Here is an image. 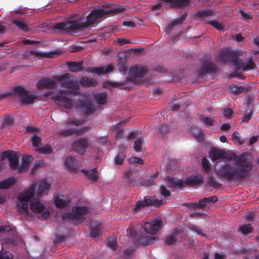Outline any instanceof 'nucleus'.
Returning a JSON list of instances; mask_svg holds the SVG:
<instances>
[{
  "label": "nucleus",
  "mask_w": 259,
  "mask_h": 259,
  "mask_svg": "<svg viewBox=\"0 0 259 259\" xmlns=\"http://www.w3.org/2000/svg\"><path fill=\"white\" fill-rule=\"evenodd\" d=\"M128 120V119H126L123 121H120L119 123L113 126V130L117 132L116 136V139H119L122 137L123 134V131H122L123 127L121 126V125L127 123Z\"/></svg>",
  "instance_id": "obj_34"
},
{
  "label": "nucleus",
  "mask_w": 259,
  "mask_h": 259,
  "mask_svg": "<svg viewBox=\"0 0 259 259\" xmlns=\"http://www.w3.org/2000/svg\"><path fill=\"white\" fill-rule=\"evenodd\" d=\"M89 211V208L86 206H73L71 209L72 212L63 215L62 219L64 220L66 218L72 219L80 223H82Z\"/></svg>",
  "instance_id": "obj_8"
},
{
  "label": "nucleus",
  "mask_w": 259,
  "mask_h": 259,
  "mask_svg": "<svg viewBox=\"0 0 259 259\" xmlns=\"http://www.w3.org/2000/svg\"><path fill=\"white\" fill-rule=\"evenodd\" d=\"M203 20L205 22V23L210 24L213 27H214L216 29L219 31L224 30L223 25L219 21L216 20H209L205 19H204Z\"/></svg>",
  "instance_id": "obj_43"
},
{
  "label": "nucleus",
  "mask_w": 259,
  "mask_h": 259,
  "mask_svg": "<svg viewBox=\"0 0 259 259\" xmlns=\"http://www.w3.org/2000/svg\"><path fill=\"white\" fill-rule=\"evenodd\" d=\"M31 141L34 147H38L40 143L41 139L36 135H34L32 137Z\"/></svg>",
  "instance_id": "obj_59"
},
{
  "label": "nucleus",
  "mask_w": 259,
  "mask_h": 259,
  "mask_svg": "<svg viewBox=\"0 0 259 259\" xmlns=\"http://www.w3.org/2000/svg\"><path fill=\"white\" fill-rule=\"evenodd\" d=\"M50 187V184L48 182L47 179L41 181L38 185L37 190V194L40 196L43 193H45V191L48 190Z\"/></svg>",
  "instance_id": "obj_32"
},
{
  "label": "nucleus",
  "mask_w": 259,
  "mask_h": 259,
  "mask_svg": "<svg viewBox=\"0 0 259 259\" xmlns=\"http://www.w3.org/2000/svg\"><path fill=\"white\" fill-rule=\"evenodd\" d=\"M123 9L116 7L109 9H97L91 12L87 16V21L82 22L80 20L75 19L56 23L53 29L58 33L74 34L77 30H82L94 25L105 16L117 14L122 12Z\"/></svg>",
  "instance_id": "obj_2"
},
{
  "label": "nucleus",
  "mask_w": 259,
  "mask_h": 259,
  "mask_svg": "<svg viewBox=\"0 0 259 259\" xmlns=\"http://www.w3.org/2000/svg\"><path fill=\"white\" fill-rule=\"evenodd\" d=\"M114 69V67L112 64L105 65L101 67L92 68L88 67V70L91 72L96 73L97 74H102L109 73L112 71Z\"/></svg>",
  "instance_id": "obj_20"
},
{
  "label": "nucleus",
  "mask_w": 259,
  "mask_h": 259,
  "mask_svg": "<svg viewBox=\"0 0 259 259\" xmlns=\"http://www.w3.org/2000/svg\"><path fill=\"white\" fill-rule=\"evenodd\" d=\"M88 146V140L87 138L79 139L73 143V150L77 153L83 155Z\"/></svg>",
  "instance_id": "obj_16"
},
{
  "label": "nucleus",
  "mask_w": 259,
  "mask_h": 259,
  "mask_svg": "<svg viewBox=\"0 0 259 259\" xmlns=\"http://www.w3.org/2000/svg\"><path fill=\"white\" fill-rule=\"evenodd\" d=\"M213 14V11L209 9L199 11L197 13V16L199 17H204L207 16H210Z\"/></svg>",
  "instance_id": "obj_51"
},
{
  "label": "nucleus",
  "mask_w": 259,
  "mask_h": 259,
  "mask_svg": "<svg viewBox=\"0 0 259 259\" xmlns=\"http://www.w3.org/2000/svg\"><path fill=\"white\" fill-rule=\"evenodd\" d=\"M239 13L242 19L248 22H249L250 20L252 19V15L250 12L240 10Z\"/></svg>",
  "instance_id": "obj_49"
},
{
  "label": "nucleus",
  "mask_w": 259,
  "mask_h": 259,
  "mask_svg": "<svg viewBox=\"0 0 259 259\" xmlns=\"http://www.w3.org/2000/svg\"><path fill=\"white\" fill-rule=\"evenodd\" d=\"M239 61L241 62H238L236 68V70L242 69L243 71H248L254 69L256 66L252 58H248L246 62H244L243 60L240 59Z\"/></svg>",
  "instance_id": "obj_19"
},
{
  "label": "nucleus",
  "mask_w": 259,
  "mask_h": 259,
  "mask_svg": "<svg viewBox=\"0 0 259 259\" xmlns=\"http://www.w3.org/2000/svg\"><path fill=\"white\" fill-rule=\"evenodd\" d=\"M7 158L10 162V166L12 170L18 169V158L16 153L14 151H6L2 153L1 160Z\"/></svg>",
  "instance_id": "obj_15"
},
{
  "label": "nucleus",
  "mask_w": 259,
  "mask_h": 259,
  "mask_svg": "<svg viewBox=\"0 0 259 259\" xmlns=\"http://www.w3.org/2000/svg\"><path fill=\"white\" fill-rule=\"evenodd\" d=\"M31 211L36 213H41L37 218L39 220H45L50 217V212L45 209V207L39 201H32L30 205Z\"/></svg>",
  "instance_id": "obj_11"
},
{
  "label": "nucleus",
  "mask_w": 259,
  "mask_h": 259,
  "mask_svg": "<svg viewBox=\"0 0 259 259\" xmlns=\"http://www.w3.org/2000/svg\"><path fill=\"white\" fill-rule=\"evenodd\" d=\"M166 185L169 188H177L182 189L184 185L183 180L176 178L168 177L166 179Z\"/></svg>",
  "instance_id": "obj_18"
},
{
  "label": "nucleus",
  "mask_w": 259,
  "mask_h": 259,
  "mask_svg": "<svg viewBox=\"0 0 259 259\" xmlns=\"http://www.w3.org/2000/svg\"><path fill=\"white\" fill-rule=\"evenodd\" d=\"M10 94L18 96L20 102L23 105H29L36 99L35 95L28 94V92L23 86L14 87Z\"/></svg>",
  "instance_id": "obj_7"
},
{
  "label": "nucleus",
  "mask_w": 259,
  "mask_h": 259,
  "mask_svg": "<svg viewBox=\"0 0 259 259\" xmlns=\"http://www.w3.org/2000/svg\"><path fill=\"white\" fill-rule=\"evenodd\" d=\"M71 77V75L66 73L61 75L56 76L54 77V79L56 81H61V87H62L64 82H67L72 79Z\"/></svg>",
  "instance_id": "obj_40"
},
{
  "label": "nucleus",
  "mask_w": 259,
  "mask_h": 259,
  "mask_svg": "<svg viewBox=\"0 0 259 259\" xmlns=\"http://www.w3.org/2000/svg\"><path fill=\"white\" fill-rule=\"evenodd\" d=\"M129 162L131 164L138 163L140 164H143L144 161L140 158L137 157H131L129 159Z\"/></svg>",
  "instance_id": "obj_63"
},
{
  "label": "nucleus",
  "mask_w": 259,
  "mask_h": 259,
  "mask_svg": "<svg viewBox=\"0 0 259 259\" xmlns=\"http://www.w3.org/2000/svg\"><path fill=\"white\" fill-rule=\"evenodd\" d=\"M65 164L70 170L74 171L78 168L79 162L76 158L69 157L66 159Z\"/></svg>",
  "instance_id": "obj_25"
},
{
  "label": "nucleus",
  "mask_w": 259,
  "mask_h": 259,
  "mask_svg": "<svg viewBox=\"0 0 259 259\" xmlns=\"http://www.w3.org/2000/svg\"><path fill=\"white\" fill-rule=\"evenodd\" d=\"M37 151L39 153L42 154H50L52 152L51 148L48 145H45L37 149Z\"/></svg>",
  "instance_id": "obj_53"
},
{
  "label": "nucleus",
  "mask_w": 259,
  "mask_h": 259,
  "mask_svg": "<svg viewBox=\"0 0 259 259\" xmlns=\"http://www.w3.org/2000/svg\"><path fill=\"white\" fill-rule=\"evenodd\" d=\"M12 23L15 24L18 28L23 31H27L28 30L27 24L21 21L16 19H14L12 20Z\"/></svg>",
  "instance_id": "obj_42"
},
{
  "label": "nucleus",
  "mask_w": 259,
  "mask_h": 259,
  "mask_svg": "<svg viewBox=\"0 0 259 259\" xmlns=\"http://www.w3.org/2000/svg\"><path fill=\"white\" fill-rule=\"evenodd\" d=\"M0 259H13V255L10 252H0Z\"/></svg>",
  "instance_id": "obj_60"
},
{
  "label": "nucleus",
  "mask_w": 259,
  "mask_h": 259,
  "mask_svg": "<svg viewBox=\"0 0 259 259\" xmlns=\"http://www.w3.org/2000/svg\"><path fill=\"white\" fill-rule=\"evenodd\" d=\"M56 85V81L48 78H45L39 80L36 86L39 89H53Z\"/></svg>",
  "instance_id": "obj_21"
},
{
  "label": "nucleus",
  "mask_w": 259,
  "mask_h": 259,
  "mask_svg": "<svg viewBox=\"0 0 259 259\" xmlns=\"http://www.w3.org/2000/svg\"><path fill=\"white\" fill-rule=\"evenodd\" d=\"M232 140L239 143L240 145H242L244 142V139H242L239 137V134L238 132L235 131L232 134Z\"/></svg>",
  "instance_id": "obj_54"
},
{
  "label": "nucleus",
  "mask_w": 259,
  "mask_h": 259,
  "mask_svg": "<svg viewBox=\"0 0 259 259\" xmlns=\"http://www.w3.org/2000/svg\"><path fill=\"white\" fill-rule=\"evenodd\" d=\"M80 84L83 87H95L98 84L97 80L93 78L83 76L80 79Z\"/></svg>",
  "instance_id": "obj_28"
},
{
  "label": "nucleus",
  "mask_w": 259,
  "mask_h": 259,
  "mask_svg": "<svg viewBox=\"0 0 259 259\" xmlns=\"http://www.w3.org/2000/svg\"><path fill=\"white\" fill-rule=\"evenodd\" d=\"M217 71L216 65L209 60L204 61L197 71V75L201 77L206 73H214Z\"/></svg>",
  "instance_id": "obj_14"
},
{
  "label": "nucleus",
  "mask_w": 259,
  "mask_h": 259,
  "mask_svg": "<svg viewBox=\"0 0 259 259\" xmlns=\"http://www.w3.org/2000/svg\"><path fill=\"white\" fill-rule=\"evenodd\" d=\"M70 201L67 199L64 198L63 195H58L55 199V204L58 208L65 207L69 205Z\"/></svg>",
  "instance_id": "obj_27"
},
{
  "label": "nucleus",
  "mask_w": 259,
  "mask_h": 259,
  "mask_svg": "<svg viewBox=\"0 0 259 259\" xmlns=\"http://www.w3.org/2000/svg\"><path fill=\"white\" fill-rule=\"evenodd\" d=\"M143 141V138H139L136 140H135L134 146V148L135 151L140 152L141 151Z\"/></svg>",
  "instance_id": "obj_48"
},
{
  "label": "nucleus",
  "mask_w": 259,
  "mask_h": 259,
  "mask_svg": "<svg viewBox=\"0 0 259 259\" xmlns=\"http://www.w3.org/2000/svg\"><path fill=\"white\" fill-rule=\"evenodd\" d=\"M191 132L195 135V137L196 139H200L203 137V134L202 132L200 131V130L197 127H191Z\"/></svg>",
  "instance_id": "obj_61"
},
{
  "label": "nucleus",
  "mask_w": 259,
  "mask_h": 259,
  "mask_svg": "<svg viewBox=\"0 0 259 259\" xmlns=\"http://www.w3.org/2000/svg\"><path fill=\"white\" fill-rule=\"evenodd\" d=\"M162 200H158L154 197H150L149 199L147 198V207L149 206H153L155 208H159L163 205Z\"/></svg>",
  "instance_id": "obj_35"
},
{
  "label": "nucleus",
  "mask_w": 259,
  "mask_h": 259,
  "mask_svg": "<svg viewBox=\"0 0 259 259\" xmlns=\"http://www.w3.org/2000/svg\"><path fill=\"white\" fill-rule=\"evenodd\" d=\"M200 119L206 127H210L213 125L214 122V119L208 117H205L204 115L200 117Z\"/></svg>",
  "instance_id": "obj_46"
},
{
  "label": "nucleus",
  "mask_w": 259,
  "mask_h": 259,
  "mask_svg": "<svg viewBox=\"0 0 259 259\" xmlns=\"http://www.w3.org/2000/svg\"><path fill=\"white\" fill-rule=\"evenodd\" d=\"M226 152L223 150L212 147L209 152V156L212 161L224 158Z\"/></svg>",
  "instance_id": "obj_24"
},
{
  "label": "nucleus",
  "mask_w": 259,
  "mask_h": 259,
  "mask_svg": "<svg viewBox=\"0 0 259 259\" xmlns=\"http://www.w3.org/2000/svg\"><path fill=\"white\" fill-rule=\"evenodd\" d=\"M171 132L170 127L168 125L163 124L159 128L158 132L162 136H164L167 133Z\"/></svg>",
  "instance_id": "obj_50"
},
{
  "label": "nucleus",
  "mask_w": 259,
  "mask_h": 259,
  "mask_svg": "<svg viewBox=\"0 0 259 259\" xmlns=\"http://www.w3.org/2000/svg\"><path fill=\"white\" fill-rule=\"evenodd\" d=\"M15 180L13 177H10L3 181L0 182V189H6L15 183Z\"/></svg>",
  "instance_id": "obj_39"
},
{
  "label": "nucleus",
  "mask_w": 259,
  "mask_h": 259,
  "mask_svg": "<svg viewBox=\"0 0 259 259\" xmlns=\"http://www.w3.org/2000/svg\"><path fill=\"white\" fill-rule=\"evenodd\" d=\"M68 90L61 91L67 94H77L78 92L79 86L76 79H72L67 82H64L62 87Z\"/></svg>",
  "instance_id": "obj_17"
},
{
  "label": "nucleus",
  "mask_w": 259,
  "mask_h": 259,
  "mask_svg": "<svg viewBox=\"0 0 259 259\" xmlns=\"http://www.w3.org/2000/svg\"><path fill=\"white\" fill-rule=\"evenodd\" d=\"M146 222L143 225H138L136 228L130 226L127 229L128 237L133 239L135 245L137 247L146 245Z\"/></svg>",
  "instance_id": "obj_4"
},
{
  "label": "nucleus",
  "mask_w": 259,
  "mask_h": 259,
  "mask_svg": "<svg viewBox=\"0 0 259 259\" xmlns=\"http://www.w3.org/2000/svg\"><path fill=\"white\" fill-rule=\"evenodd\" d=\"M203 170L205 171H208L210 170V164L208 160L206 158H203L201 162Z\"/></svg>",
  "instance_id": "obj_58"
},
{
  "label": "nucleus",
  "mask_w": 259,
  "mask_h": 259,
  "mask_svg": "<svg viewBox=\"0 0 259 259\" xmlns=\"http://www.w3.org/2000/svg\"><path fill=\"white\" fill-rule=\"evenodd\" d=\"M15 242V240L13 238H7L2 240L1 244L3 246H7L9 245L14 244Z\"/></svg>",
  "instance_id": "obj_55"
},
{
  "label": "nucleus",
  "mask_w": 259,
  "mask_h": 259,
  "mask_svg": "<svg viewBox=\"0 0 259 259\" xmlns=\"http://www.w3.org/2000/svg\"><path fill=\"white\" fill-rule=\"evenodd\" d=\"M21 203L17 204L18 211L20 214H28L29 213L28 202L21 201Z\"/></svg>",
  "instance_id": "obj_41"
},
{
  "label": "nucleus",
  "mask_w": 259,
  "mask_h": 259,
  "mask_svg": "<svg viewBox=\"0 0 259 259\" xmlns=\"http://www.w3.org/2000/svg\"><path fill=\"white\" fill-rule=\"evenodd\" d=\"M116 42L120 46H123L124 45L130 44L132 43L131 39L120 38H117Z\"/></svg>",
  "instance_id": "obj_62"
},
{
  "label": "nucleus",
  "mask_w": 259,
  "mask_h": 259,
  "mask_svg": "<svg viewBox=\"0 0 259 259\" xmlns=\"http://www.w3.org/2000/svg\"><path fill=\"white\" fill-rule=\"evenodd\" d=\"M124 178L127 179L128 183L134 185L141 186L144 185V183L141 181V175L137 170L132 169L126 170L124 174Z\"/></svg>",
  "instance_id": "obj_13"
},
{
  "label": "nucleus",
  "mask_w": 259,
  "mask_h": 259,
  "mask_svg": "<svg viewBox=\"0 0 259 259\" xmlns=\"http://www.w3.org/2000/svg\"><path fill=\"white\" fill-rule=\"evenodd\" d=\"M177 25H178V24L177 22H175V20H174L170 23L167 24L165 28V31L167 34H169L170 32L173 30L174 27Z\"/></svg>",
  "instance_id": "obj_57"
},
{
  "label": "nucleus",
  "mask_w": 259,
  "mask_h": 259,
  "mask_svg": "<svg viewBox=\"0 0 259 259\" xmlns=\"http://www.w3.org/2000/svg\"><path fill=\"white\" fill-rule=\"evenodd\" d=\"M83 62L82 61H78V62H72L68 61L66 63V64L69 68V70L72 72H76L81 71L82 70Z\"/></svg>",
  "instance_id": "obj_29"
},
{
  "label": "nucleus",
  "mask_w": 259,
  "mask_h": 259,
  "mask_svg": "<svg viewBox=\"0 0 259 259\" xmlns=\"http://www.w3.org/2000/svg\"><path fill=\"white\" fill-rule=\"evenodd\" d=\"M125 157V153L124 151H120L115 158V163L117 165H121Z\"/></svg>",
  "instance_id": "obj_44"
},
{
  "label": "nucleus",
  "mask_w": 259,
  "mask_h": 259,
  "mask_svg": "<svg viewBox=\"0 0 259 259\" xmlns=\"http://www.w3.org/2000/svg\"><path fill=\"white\" fill-rule=\"evenodd\" d=\"M218 198L216 196H210L207 198H204L199 200V205L201 208H203L210 203H215L218 201Z\"/></svg>",
  "instance_id": "obj_33"
},
{
  "label": "nucleus",
  "mask_w": 259,
  "mask_h": 259,
  "mask_svg": "<svg viewBox=\"0 0 259 259\" xmlns=\"http://www.w3.org/2000/svg\"><path fill=\"white\" fill-rule=\"evenodd\" d=\"M146 206V197L145 196L143 201H138L136 206L133 209L134 211H138Z\"/></svg>",
  "instance_id": "obj_47"
},
{
  "label": "nucleus",
  "mask_w": 259,
  "mask_h": 259,
  "mask_svg": "<svg viewBox=\"0 0 259 259\" xmlns=\"http://www.w3.org/2000/svg\"><path fill=\"white\" fill-rule=\"evenodd\" d=\"M239 231L244 235H247L252 232L253 229L250 224H245L239 228Z\"/></svg>",
  "instance_id": "obj_45"
},
{
  "label": "nucleus",
  "mask_w": 259,
  "mask_h": 259,
  "mask_svg": "<svg viewBox=\"0 0 259 259\" xmlns=\"http://www.w3.org/2000/svg\"><path fill=\"white\" fill-rule=\"evenodd\" d=\"M225 158L228 161L233 160V162L225 163L216 170V175L219 177L226 181L236 182L250 177L253 165L248 152L240 155L233 152L228 154L226 153Z\"/></svg>",
  "instance_id": "obj_1"
},
{
  "label": "nucleus",
  "mask_w": 259,
  "mask_h": 259,
  "mask_svg": "<svg viewBox=\"0 0 259 259\" xmlns=\"http://www.w3.org/2000/svg\"><path fill=\"white\" fill-rule=\"evenodd\" d=\"M160 194L164 197H167L170 195V192L163 185L160 187Z\"/></svg>",
  "instance_id": "obj_64"
},
{
  "label": "nucleus",
  "mask_w": 259,
  "mask_h": 259,
  "mask_svg": "<svg viewBox=\"0 0 259 259\" xmlns=\"http://www.w3.org/2000/svg\"><path fill=\"white\" fill-rule=\"evenodd\" d=\"M173 7H182L187 5L189 0H174Z\"/></svg>",
  "instance_id": "obj_56"
},
{
  "label": "nucleus",
  "mask_w": 259,
  "mask_h": 259,
  "mask_svg": "<svg viewBox=\"0 0 259 259\" xmlns=\"http://www.w3.org/2000/svg\"><path fill=\"white\" fill-rule=\"evenodd\" d=\"M228 90L230 93L235 95H238L246 90V88L243 86H238L235 84H232L229 86Z\"/></svg>",
  "instance_id": "obj_36"
},
{
  "label": "nucleus",
  "mask_w": 259,
  "mask_h": 259,
  "mask_svg": "<svg viewBox=\"0 0 259 259\" xmlns=\"http://www.w3.org/2000/svg\"><path fill=\"white\" fill-rule=\"evenodd\" d=\"M77 110L83 114H90L95 110V105L89 100H79L76 104Z\"/></svg>",
  "instance_id": "obj_12"
},
{
  "label": "nucleus",
  "mask_w": 259,
  "mask_h": 259,
  "mask_svg": "<svg viewBox=\"0 0 259 259\" xmlns=\"http://www.w3.org/2000/svg\"><path fill=\"white\" fill-rule=\"evenodd\" d=\"M85 175H86L88 178L93 181L94 182H97L98 181V176L97 175L98 169L94 168L90 170H87L84 169L81 170Z\"/></svg>",
  "instance_id": "obj_31"
},
{
  "label": "nucleus",
  "mask_w": 259,
  "mask_h": 259,
  "mask_svg": "<svg viewBox=\"0 0 259 259\" xmlns=\"http://www.w3.org/2000/svg\"><path fill=\"white\" fill-rule=\"evenodd\" d=\"M178 233L176 232L171 233L167 235L164 239V243L166 245L170 246L174 245L177 242V236Z\"/></svg>",
  "instance_id": "obj_38"
},
{
  "label": "nucleus",
  "mask_w": 259,
  "mask_h": 259,
  "mask_svg": "<svg viewBox=\"0 0 259 259\" xmlns=\"http://www.w3.org/2000/svg\"><path fill=\"white\" fill-rule=\"evenodd\" d=\"M203 183V179L200 176L193 175L187 178L184 181V185L188 186H195L202 184Z\"/></svg>",
  "instance_id": "obj_23"
},
{
  "label": "nucleus",
  "mask_w": 259,
  "mask_h": 259,
  "mask_svg": "<svg viewBox=\"0 0 259 259\" xmlns=\"http://www.w3.org/2000/svg\"><path fill=\"white\" fill-rule=\"evenodd\" d=\"M162 225L161 219H154L150 223L147 221V246L153 244L158 240V237L154 235L161 229Z\"/></svg>",
  "instance_id": "obj_5"
},
{
  "label": "nucleus",
  "mask_w": 259,
  "mask_h": 259,
  "mask_svg": "<svg viewBox=\"0 0 259 259\" xmlns=\"http://www.w3.org/2000/svg\"><path fill=\"white\" fill-rule=\"evenodd\" d=\"M36 185L33 184L26 191L20 194L18 197V200L20 201L28 202L34 195Z\"/></svg>",
  "instance_id": "obj_22"
},
{
  "label": "nucleus",
  "mask_w": 259,
  "mask_h": 259,
  "mask_svg": "<svg viewBox=\"0 0 259 259\" xmlns=\"http://www.w3.org/2000/svg\"><path fill=\"white\" fill-rule=\"evenodd\" d=\"M220 58L223 63H231L236 68L239 59L238 58V55L236 52H232L229 50H224L220 54Z\"/></svg>",
  "instance_id": "obj_10"
},
{
  "label": "nucleus",
  "mask_w": 259,
  "mask_h": 259,
  "mask_svg": "<svg viewBox=\"0 0 259 259\" xmlns=\"http://www.w3.org/2000/svg\"><path fill=\"white\" fill-rule=\"evenodd\" d=\"M68 94L60 91L58 94L53 96L52 99L58 106L70 109L73 107V101L67 97Z\"/></svg>",
  "instance_id": "obj_9"
},
{
  "label": "nucleus",
  "mask_w": 259,
  "mask_h": 259,
  "mask_svg": "<svg viewBox=\"0 0 259 259\" xmlns=\"http://www.w3.org/2000/svg\"><path fill=\"white\" fill-rule=\"evenodd\" d=\"M83 122L74 118H68L65 123L64 128L58 131V135L61 136H69L75 134L77 135H82L86 130V128H82L80 130H76L72 127L73 125H79Z\"/></svg>",
  "instance_id": "obj_6"
},
{
  "label": "nucleus",
  "mask_w": 259,
  "mask_h": 259,
  "mask_svg": "<svg viewBox=\"0 0 259 259\" xmlns=\"http://www.w3.org/2000/svg\"><path fill=\"white\" fill-rule=\"evenodd\" d=\"M33 158L30 155H24L22 157V164L18 167V169L21 172H23L28 169L29 163Z\"/></svg>",
  "instance_id": "obj_26"
},
{
  "label": "nucleus",
  "mask_w": 259,
  "mask_h": 259,
  "mask_svg": "<svg viewBox=\"0 0 259 259\" xmlns=\"http://www.w3.org/2000/svg\"><path fill=\"white\" fill-rule=\"evenodd\" d=\"M146 73V67L141 65H135L129 71V78L126 79L120 82L107 81L106 85L108 87H119L121 89L131 90L132 87L131 85L132 81H136L137 79L142 78Z\"/></svg>",
  "instance_id": "obj_3"
},
{
  "label": "nucleus",
  "mask_w": 259,
  "mask_h": 259,
  "mask_svg": "<svg viewBox=\"0 0 259 259\" xmlns=\"http://www.w3.org/2000/svg\"><path fill=\"white\" fill-rule=\"evenodd\" d=\"M127 62L126 56L123 53L118 54L117 63L118 65H126Z\"/></svg>",
  "instance_id": "obj_52"
},
{
  "label": "nucleus",
  "mask_w": 259,
  "mask_h": 259,
  "mask_svg": "<svg viewBox=\"0 0 259 259\" xmlns=\"http://www.w3.org/2000/svg\"><path fill=\"white\" fill-rule=\"evenodd\" d=\"M101 230V224L99 222H93L90 229V236L92 238H96L100 234Z\"/></svg>",
  "instance_id": "obj_30"
},
{
  "label": "nucleus",
  "mask_w": 259,
  "mask_h": 259,
  "mask_svg": "<svg viewBox=\"0 0 259 259\" xmlns=\"http://www.w3.org/2000/svg\"><path fill=\"white\" fill-rule=\"evenodd\" d=\"M95 99L99 105H104L107 101V94L106 92L100 93L95 95Z\"/></svg>",
  "instance_id": "obj_37"
}]
</instances>
